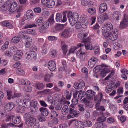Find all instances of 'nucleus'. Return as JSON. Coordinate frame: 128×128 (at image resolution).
<instances>
[{
	"label": "nucleus",
	"mask_w": 128,
	"mask_h": 128,
	"mask_svg": "<svg viewBox=\"0 0 128 128\" xmlns=\"http://www.w3.org/2000/svg\"><path fill=\"white\" fill-rule=\"evenodd\" d=\"M26 125L28 128H33L34 123L36 121V119L30 113L26 114L24 116Z\"/></svg>",
	"instance_id": "f257e3e1"
},
{
	"label": "nucleus",
	"mask_w": 128,
	"mask_h": 128,
	"mask_svg": "<svg viewBox=\"0 0 128 128\" xmlns=\"http://www.w3.org/2000/svg\"><path fill=\"white\" fill-rule=\"evenodd\" d=\"M68 17L71 24L74 26L77 23L79 18L78 15L77 13H72L70 12L68 13Z\"/></svg>",
	"instance_id": "f03ea898"
},
{
	"label": "nucleus",
	"mask_w": 128,
	"mask_h": 128,
	"mask_svg": "<svg viewBox=\"0 0 128 128\" xmlns=\"http://www.w3.org/2000/svg\"><path fill=\"white\" fill-rule=\"evenodd\" d=\"M25 56L26 59L29 61H34L37 58V54L35 52H27Z\"/></svg>",
	"instance_id": "7ed1b4c3"
},
{
	"label": "nucleus",
	"mask_w": 128,
	"mask_h": 128,
	"mask_svg": "<svg viewBox=\"0 0 128 128\" xmlns=\"http://www.w3.org/2000/svg\"><path fill=\"white\" fill-rule=\"evenodd\" d=\"M63 17L62 14L60 13L57 14L56 15V22H65L67 21L66 16L65 13L63 14Z\"/></svg>",
	"instance_id": "20e7f679"
},
{
	"label": "nucleus",
	"mask_w": 128,
	"mask_h": 128,
	"mask_svg": "<svg viewBox=\"0 0 128 128\" xmlns=\"http://www.w3.org/2000/svg\"><path fill=\"white\" fill-rule=\"evenodd\" d=\"M128 26V16L125 14L124 19L122 21L120 26V28L122 29L126 28Z\"/></svg>",
	"instance_id": "39448f33"
},
{
	"label": "nucleus",
	"mask_w": 128,
	"mask_h": 128,
	"mask_svg": "<svg viewBox=\"0 0 128 128\" xmlns=\"http://www.w3.org/2000/svg\"><path fill=\"white\" fill-rule=\"evenodd\" d=\"M80 22L82 28H86L88 25L87 16H84L80 18Z\"/></svg>",
	"instance_id": "423d86ee"
},
{
	"label": "nucleus",
	"mask_w": 128,
	"mask_h": 128,
	"mask_svg": "<svg viewBox=\"0 0 128 128\" xmlns=\"http://www.w3.org/2000/svg\"><path fill=\"white\" fill-rule=\"evenodd\" d=\"M97 61V59L95 57H92L88 62V65L89 68H92L94 67Z\"/></svg>",
	"instance_id": "0eeeda50"
},
{
	"label": "nucleus",
	"mask_w": 128,
	"mask_h": 128,
	"mask_svg": "<svg viewBox=\"0 0 128 128\" xmlns=\"http://www.w3.org/2000/svg\"><path fill=\"white\" fill-rule=\"evenodd\" d=\"M48 68L51 71H54L56 69V65L54 62L50 61L48 63Z\"/></svg>",
	"instance_id": "6e6552de"
},
{
	"label": "nucleus",
	"mask_w": 128,
	"mask_h": 128,
	"mask_svg": "<svg viewBox=\"0 0 128 128\" xmlns=\"http://www.w3.org/2000/svg\"><path fill=\"white\" fill-rule=\"evenodd\" d=\"M23 53L21 50L18 51L16 54H14L13 59L16 61L20 60L22 58Z\"/></svg>",
	"instance_id": "1a4fd4ad"
},
{
	"label": "nucleus",
	"mask_w": 128,
	"mask_h": 128,
	"mask_svg": "<svg viewBox=\"0 0 128 128\" xmlns=\"http://www.w3.org/2000/svg\"><path fill=\"white\" fill-rule=\"evenodd\" d=\"M14 104V103L12 102L10 103H8L5 106L4 109L6 111L9 112L13 108Z\"/></svg>",
	"instance_id": "9d476101"
},
{
	"label": "nucleus",
	"mask_w": 128,
	"mask_h": 128,
	"mask_svg": "<svg viewBox=\"0 0 128 128\" xmlns=\"http://www.w3.org/2000/svg\"><path fill=\"white\" fill-rule=\"evenodd\" d=\"M70 29H68L64 30L62 33L61 37L63 38H68L71 31Z\"/></svg>",
	"instance_id": "9b49d317"
},
{
	"label": "nucleus",
	"mask_w": 128,
	"mask_h": 128,
	"mask_svg": "<svg viewBox=\"0 0 128 128\" xmlns=\"http://www.w3.org/2000/svg\"><path fill=\"white\" fill-rule=\"evenodd\" d=\"M107 6L105 3L101 4L100 6V12L101 13H102L105 11L107 10Z\"/></svg>",
	"instance_id": "f8f14e48"
},
{
	"label": "nucleus",
	"mask_w": 128,
	"mask_h": 128,
	"mask_svg": "<svg viewBox=\"0 0 128 128\" xmlns=\"http://www.w3.org/2000/svg\"><path fill=\"white\" fill-rule=\"evenodd\" d=\"M21 118L20 117L13 116L12 118V122L14 124H18L21 122Z\"/></svg>",
	"instance_id": "ddd939ff"
},
{
	"label": "nucleus",
	"mask_w": 128,
	"mask_h": 128,
	"mask_svg": "<svg viewBox=\"0 0 128 128\" xmlns=\"http://www.w3.org/2000/svg\"><path fill=\"white\" fill-rule=\"evenodd\" d=\"M40 111L41 112V114L43 116H46L48 114V112L46 108L41 107L40 108Z\"/></svg>",
	"instance_id": "4468645a"
},
{
	"label": "nucleus",
	"mask_w": 128,
	"mask_h": 128,
	"mask_svg": "<svg viewBox=\"0 0 128 128\" xmlns=\"http://www.w3.org/2000/svg\"><path fill=\"white\" fill-rule=\"evenodd\" d=\"M31 105V102L28 99L24 100V103L23 104V107L28 108L30 107Z\"/></svg>",
	"instance_id": "2eb2a0df"
},
{
	"label": "nucleus",
	"mask_w": 128,
	"mask_h": 128,
	"mask_svg": "<svg viewBox=\"0 0 128 128\" xmlns=\"http://www.w3.org/2000/svg\"><path fill=\"white\" fill-rule=\"evenodd\" d=\"M120 16V14L119 12L115 11L113 14V19L117 20H118Z\"/></svg>",
	"instance_id": "dca6fc26"
},
{
	"label": "nucleus",
	"mask_w": 128,
	"mask_h": 128,
	"mask_svg": "<svg viewBox=\"0 0 128 128\" xmlns=\"http://www.w3.org/2000/svg\"><path fill=\"white\" fill-rule=\"evenodd\" d=\"M65 28V26L64 24H57L55 26V30L58 31H59L63 30Z\"/></svg>",
	"instance_id": "f3484780"
},
{
	"label": "nucleus",
	"mask_w": 128,
	"mask_h": 128,
	"mask_svg": "<svg viewBox=\"0 0 128 128\" xmlns=\"http://www.w3.org/2000/svg\"><path fill=\"white\" fill-rule=\"evenodd\" d=\"M108 18V15L106 13H104L99 16L98 18L102 22H104L105 20H107Z\"/></svg>",
	"instance_id": "a211bd4d"
},
{
	"label": "nucleus",
	"mask_w": 128,
	"mask_h": 128,
	"mask_svg": "<svg viewBox=\"0 0 128 128\" xmlns=\"http://www.w3.org/2000/svg\"><path fill=\"white\" fill-rule=\"evenodd\" d=\"M118 38V34H116L115 32L111 34L109 39L112 41H114L116 40Z\"/></svg>",
	"instance_id": "6ab92c4d"
},
{
	"label": "nucleus",
	"mask_w": 128,
	"mask_h": 128,
	"mask_svg": "<svg viewBox=\"0 0 128 128\" xmlns=\"http://www.w3.org/2000/svg\"><path fill=\"white\" fill-rule=\"evenodd\" d=\"M70 113L71 116L76 117L78 116V114L77 113V112L72 108H70Z\"/></svg>",
	"instance_id": "aec40b11"
},
{
	"label": "nucleus",
	"mask_w": 128,
	"mask_h": 128,
	"mask_svg": "<svg viewBox=\"0 0 128 128\" xmlns=\"http://www.w3.org/2000/svg\"><path fill=\"white\" fill-rule=\"evenodd\" d=\"M2 25L6 26L9 28H12L13 27L12 24L7 21H4L2 22Z\"/></svg>",
	"instance_id": "412c9836"
},
{
	"label": "nucleus",
	"mask_w": 128,
	"mask_h": 128,
	"mask_svg": "<svg viewBox=\"0 0 128 128\" xmlns=\"http://www.w3.org/2000/svg\"><path fill=\"white\" fill-rule=\"evenodd\" d=\"M69 111L68 108L66 105L64 106L62 109V112L64 115H66L68 114Z\"/></svg>",
	"instance_id": "4be33fe9"
},
{
	"label": "nucleus",
	"mask_w": 128,
	"mask_h": 128,
	"mask_svg": "<svg viewBox=\"0 0 128 128\" xmlns=\"http://www.w3.org/2000/svg\"><path fill=\"white\" fill-rule=\"evenodd\" d=\"M102 94L101 92H100L94 97V100L95 101H97L99 102L102 101Z\"/></svg>",
	"instance_id": "5701e85b"
},
{
	"label": "nucleus",
	"mask_w": 128,
	"mask_h": 128,
	"mask_svg": "<svg viewBox=\"0 0 128 128\" xmlns=\"http://www.w3.org/2000/svg\"><path fill=\"white\" fill-rule=\"evenodd\" d=\"M76 126L78 128H84V126L83 123L80 121H76L75 123Z\"/></svg>",
	"instance_id": "b1692460"
},
{
	"label": "nucleus",
	"mask_w": 128,
	"mask_h": 128,
	"mask_svg": "<svg viewBox=\"0 0 128 128\" xmlns=\"http://www.w3.org/2000/svg\"><path fill=\"white\" fill-rule=\"evenodd\" d=\"M6 6L7 7V9H9V11L10 12H14L16 10H13V9L14 8V7L12 6V4L11 3H9L8 4H7L6 5Z\"/></svg>",
	"instance_id": "393cba45"
},
{
	"label": "nucleus",
	"mask_w": 128,
	"mask_h": 128,
	"mask_svg": "<svg viewBox=\"0 0 128 128\" xmlns=\"http://www.w3.org/2000/svg\"><path fill=\"white\" fill-rule=\"evenodd\" d=\"M55 4V3L54 1L53 0H50L49 2H48L46 6L48 8H52L54 6Z\"/></svg>",
	"instance_id": "a878e982"
},
{
	"label": "nucleus",
	"mask_w": 128,
	"mask_h": 128,
	"mask_svg": "<svg viewBox=\"0 0 128 128\" xmlns=\"http://www.w3.org/2000/svg\"><path fill=\"white\" fill-rule=\"evenodd\" d=\"M38 104V102L36 101L35 100H33L31 103L32 106L31 108H34L36 110H38V108L37 107V105Z\"/></svg>",
	"instance_id": "bb28decb"
},
{
	"label": "nucleus",
	"mask_w": 128,
	"mask_h": 128,
	"mask_svg": "<svg viewBox=\"0 0 128 128\" xmlns=\"http://www.w3.org/2000/svg\"><path fill=\"white\" fill-rule=\"evenodd\" d=\"M108 66H106V65H105L102 64L100 65L99 70H103L106 74L108 73H109L110 71V70L109 69L106 68H104V69H102L101 68H103V67H106V68Z\"/></svg>",
	"instance_id": "cd10ccee"
},
{
	"label": "nucleus",
	"mask_w": 128,
	"mask_h": 128,
	"mask_svg": "<svg viewBox=\"0 0 128 128\" xmlns=\"http://www.w3.org/2000/svg\"><path fill=\"white\" fill-rule=\"evenodd\" d=\"M20 40V37L18 36H16L12 38L11 41L12 43H17Z\"/></svg>",
	"instance_id": "c85d7f7f"
},
{
	"label": "nucleus",
	"mask_w": 128,
	"mask_h": 128,
	"mask_svg": "<svg viewBox=\"0 0 128 128\" xmlns=\"http://www.w3.org/2000/svg\"><path fill=\"white\" fill-rule=\"evenodd\" d=\"M52 75L46 74V75L44 78V81L47 82H50V78L52 76Z\"/></svg>",
	"instance_id": "c756f323"
},
{
	"label": "nucleus",
	"mask_w": 128,
	"mask_h": 128,
	"mask_svg": "<svg viewBox=\"0 0 128 128\" xmlns=\"http://www.w3.org/2000/svg\"><path fill=\"white\" fill-rule=\"evenodd\" d=\"M16 73L20 76H24L25 74L24 71L22 69L18 68L16 70Z\"/></svg>",
	"instance_id": "7c9ffc66"
},
{
	"label": "nucleus",
	"mask_w": 128,
	"mask_h": 128,
	"mask_svg": "<svg viewBox=\"0 0 128 128\" xmlns=\"http://www.w3.org/2000/svg\"><path fill=\"white\" fill-rule=\"evenodd\" d=\"M105 25L106 29L109 30H111L113 28L112 25L110 22L106 23Z\"/></svg>",
	"instance_id": "2f4dec72"
},
{
	"label": "nucleus",
	"mask_w": 128,
	"mask_h": 128,
	"mask_svg": "<svg viewBox=\"0 0 128 128\" xmlns=\"http://www.w3.org/2000/svg\"><path fill=\"white\" fill-rule=\"evenodd\" d=\"M9 43L8 42H6L2 46L1 49V50L2 52L4 51L6 49L8 48Z\"/></svg>",
	"instance_id": "473e14b6"
},
{
	"label": "nucleus",
	"mask_w": 128,
	"mask_h": 128,
	"mask_svg": "<svg viewBox=\"0 0 128 128\" xmlns=\"http://www.w3.org/2000/svg\"><path fill=\"white\" fill-rule=\"evenodd\" d=\"M77 93H76L73 94L74 97L72 100L73 104L75 105L77 104L78 102V100L76 99V96H77Z\"/></svg>",
	"instance_id": "72a5a7b5"
},
{
	"label": "nucleus",
	"mask_w": 128,
	"mask_h": 128,
	"mask_svg": "<svg viewBox=\"0 0 128 128\" xmlns=\"http://www.w3.org/2000/svg\"><path fill=\"white\" fill-rule=\"evenodd\" d=\"M111 34L110 32L106 31L103 33V35L106 39L108 38L109 39L110 37V36Z\"/></svg>",
	"instance_id": "f704fd0d"
},
{
	"label": "nucleus",
	"mask_w": 128,
	"mask_h": 128,
	"mask_svg": "<svg viewBox=\"0 0 128 128\" xmlns=\"http://www.w3.org/2000/svg\"><path fill=\"white\" fill-rule=\"evenodd\" d=\"M113 48L115 50H117L122 47L121 45L118 42H116L113 44Z\"/></svg>",
	"instance_id": "c9c22d12"
},
{
	"label": "nucleus",
	"mask_w": 128,
	"mask_h": 128,
	"mask_svg": "<svg viewBox=\"0 0 128 128\" xmlns=\"http://www.w3.org/2000/svg\"><path fill=\"white\" fill-rule=\"evenodd\" d=\"M6 92L7 95L8 96V100H10L12 98H13V96L12 94V92L10 90H7Z\"/></svg>",
	"instance_id": "e433bc0d"
},
{
	"label": "nucleus",
	"mask_w": 128,
	"mask_h": 128,
	"mask_svg": "<svg viewBox=\"0 0 128 128\" xmlns=\"http://www.w3.org/2000/svg\"><path fill=\"white\" fill-rule=\"evenodd\" d=\"M88 13L92 15L94 14L96 12V10L94 8H90L88 10Z\"/></svg>",
	"instance_id": "4c0bfd02"
},
{
	"label": "nucleus",
	"mask_w": 128,
	"mask_h": 128,
	"mask_svg": "<svg viewBox=\"0 0 128 128\" xmlns=\"http://www.w3.org/2000/svg\"><path fill=\"white\" fill-rule=\"evenodd\" d=\"M24 100L18 99L16 100V103L18 105L23 106Z\"/></svg>",
	"instance_id": "58836bf2"
},
{
	"label": "nucleus",
	"mask_w": 128,
	"mask_h": 128,
	"mask_svg": "<svg viewBox=\"0 0 128 128\" xmlns=\"http://www.w3.org/2000/svg\"><path fill=\"white\" fill-rule=\"evenodd\" d=\"M85 46L87 50H92L94 48V47L91 44H90V43L86 44Z\"/></svg>",
	"instance_id": "ea45409f"
},
{
	"label": "nucleus",
	"mask_w": 128,
	"mask_h": 128,
	"mask_svg": "<svg viewBox=\"0 0 128 128\" xmlns=\"http://www.w3.org/2000/svg\"><path fill=\"white\" fill-rule=\"evenodd\" d=\"M36 86L37 89L40 90L43 89L44 87V86L43 84H36Z\"/></svg>",
	"instance_id": "a19ab883"
},
{
	"label": "nucleus",
	"mask_w": 128,
	"mask_h": 128,
	"mask_svg": "<svg viewBox=\"0 0 128 128\" xmlns=\"http://www.w3.org/2000/svg\"><path fill=\"white\" fill-rule=\"evenodd\" d=\"M44 22L43 19L42 18H40L38 19L36 22V24L38 26L42 25Z\"/></svg>",
	"instance_id": "79ce46f5"
},
{
	"label": "nucleus",
	"mask_w": 128,
	"mask_h": 128,
	"mask_svg": "<svg viewBox=\"0 0 128 128\" xmlns=\"http://www.w3.org/2000/svg\"><path fill=\"white\" fill-rule=\"evenodd\" d=\"M78 84L79 86V90L81 89L85 85L84 82L82 80H80Z\"/></svg>",
	"instance_id": "37998d69"
},
{
	"label": "nucleus",
	"mask_w": 128,
	"mask_h": 128,
	"mask_svg": "<svg viewBox=\"0 0 128 128\" xmlns=\"http://www.w3.org/2000/svg\"><path fill=\"white\" fill-rule=\"evenodd\" d=\"M54 15L52 14L50 17V18L48 19V22H50V24L52 25L54 22Z\"/></svg>",
	"instance_id": "c03bdc74"
},
{
	"label": "nucleus",
	"mask_w": 128,
	"mask_h": 128,
	"mask_svg": "<svg viewBox=\"0 0 128 128\" xmlns=\"http://www.w3.org/2000/svg\"><path fill=\"white\" fill-rule=\"evenodd\" d=\"M6 122L10 121L12 118V115L10 114H6Z\"/></svg>",
	"instance_id": "a18cd8bd"
},
{
	"label": "nucleus",
	"mask_w": 128,
	"mask_h": 128,
	"mask_svg": "<svg viewBox=\"0 0 128 128\" xmlns=\"http://www.w3.org/2000/svg\"><path fill=\"white\" fill-rule=\"evenodd\" d=\"M51 117L52 118H55L57 117L58 114L55 111H53L51 112Z\"/></svg>",
	"instance_id": "49530a36"
},
{
	"label": "nucleus",
	"mask_w": 128,
	"mask_h": 128,
	"mask_svg": "<svg viewBox=\"0 0 128 128\" xmlns=\"http://www.w3.org/2000/svg\"><path fill=\"white\" fill-rule=\"evenodd\" d=\"M25 90L27 92H30L32 90V88L29 86H24Z\"/></svg>",
	"instance_id": "de8ad7c7"
},
{
	"label": "nucleus",
	"mask_w": 128,
	"mask_h": 128,
	"mask_svg": "<svg viewBox=\"0 0 128 128\" xmlns=\"http://www.w3.org/2000/svg\"><path fill=\"white\" fill-rule=\"evenodd\" d=\"M65 94L66 99L68 100H70L71 97V94H70L69 92L67 90L66 91Z\"/></svg>",
	"instance_id": "09e8293b"
},
{
	"label": "nucleus",
	"mask_w": 128,
	"mask_h": 128,
	"mask_svg": "<svg viewBox=\"0 0 128 128\" xmlns=\"http://www.w3.org/2000/svg\"><path fill=\"white\" fill-rule=\"evenodd\" d=\"M94 52L96 55L99 54L100 53V50L99 46H97L94 48Z\"/></svg>",
	"instance_id": "8fccbe9b"
},
{
	"label": "nucleus",
	"mask_w": 128,
	"mask_h": 128,
	"mask_svg": "<svg viewBox=\"0 0 128 128\" xmlns=\"http://www.w3.org/2000/svg\"><path fill=\"white\" fill-rule=\"evenodd\" d=\"M17 50L15 46H12L10 48V53L12 54V55L14 54Z\"/></svg>",
	"instance_id": "3c124183"
},
{
	"label": "nucleus",
	"mask_w": 128,
	"mask_h": 128,
	"mask_svg": "<svg viewBox=\"0 0 128 128\" xmlns=\"http://www.w3.org/2000/svg\"><path fill=\"white\" fill-rule=\"evenodd\" d=\"M62 47L63 50V53L64 55H66L67 53L68 46L66 45L64 46H63Z\"/></svg>",
	"instance_id": "603ef678"
},
{
	"label": "nucleus",
	"mask_w": 128,
	"mask_h": 128,
	"mask_svg": "<svg viewBox=\"0 0 128 128\" xmlns=\"http://www.w3.org/2000/svg\"><path fill=\"white\" fill-rule=\"evenodd\" d=\"M84 124L86 126L88 127L91 126L92 124V122L88 120L84 122Z\"/></svg>",
	"instance_id": "864d4df0"
},
{
	"label": "nucleus",
	"mask_w": 128,
	"mask_h": 128,
	"mask_svg": "<svg viewBox=\"0 0 128 128\" xmlns=\"http://www.w3.org/2000/svg\"><path fill=\"white\" fill-rule=\"evenodd\" d=\"M38 119L39 121L41 122H44L46 120L44 116H42L41 115L38 116Z\"/></svg>",
	"instance_id": "5fc2aeb1"
},
{
	"label": "nucleus",
	"mask_w": 128,
	"mask_h": 128,
	"mask_svg": "<svg viewBox=\"0 0 128 128\" xmlns=\"http://www.w3.org/2000/svg\"><path fill=\"white\" fill-rule=\"evenodd\" d=\"M87 93L89 94L93 98L94 96H95L96 94L95 92L91 90H88L87 91Z\"/></svg>",
	"instance_id": "6e6d98bb"
},
{
	"label": "nucleus",
	"mask_w": 128,
	"mask_h": 128,
	"mask_svg": "<svg viewBox=\"0 0 128 128\" xmlns=\"http://www.w3.org/2000/svg\"><path fill=\"white\" fill-rule=\"evenodd\" d=\"M85 54L84 52H82L80 49L78 50L76 53V55L78 56H81Z\"/></svg>",
	"instance_id": "4d7b16f0"
},
{
	"label": "nucleus",
	"mask_w": 128,
	"mask_h": 128,
	"mask_svg": "<svg viewBox=\"0 0 128 128\" xmlns=\"http://www.w3.org/2000/svg\"><path fill=\"white\" fill-rule=\"evenodd\" d=\"M106 118H104V117H102L99 118L97 120V121L100 122H102L106 121Z\"/></svg>",
	"instance_id": "13d9d810"
},
{
	"label": "nucleus",
	"mask_w": 128,
	"mask_h": 128,
	"mask_svg": "<svg viewBox=\"0 0 128 128\" xmlns=\"http://www.w3.org/2000/svg\"><path fill=\"white\" fill-rule=\"evenodd\" d=\"M42 26L44 28L46 29L48 28L49 26V24L48 22H44L42 25Z\"/></svg>",
	"instance_id": "bf43d9fd"
},
{
	"label": "nucleus",
	"mask_w": 128,
	"mask_h": 128,
	"mask_svg": "<svg viewBox=\"0 0 128 128\" xmlns=\"http://www.w3.org/2000/svg\"><path fill=\"white\" fill-rule=\"evenodd\" d=\"M41 11V9L39 7H36L34 9V12L36 13H40Z\"/></svg>",
	"instance_id": "052dcab7"
},
{
	"label": "nucleus",
	"mask_w": 128,
	"mask_h": 128,
	"mask_svg": "<svg viewBox=\"0 0 128 128\" xmlns=\"http://www.w3.org/2000/svg\"><path fill=\"white\" fill-rule=\"evenodd\" d=\"M51 55L52 56L53 58H55L57 56V52L56 50H52L51 53Z\"/></svg>",
	"instance_id": "680f3d73"
},
{
	"label": "nucleus",
	"mask_w": 128,
	"mask_h": 128,
	"mask_svg": "<svg viewBox=\"0 0 128 128\" xmlns=\"http://www.w3.org/2000/svg\"><path fill=\"white\" fill-rule=\"evenodd\" d=\"M62 108V105L61 104H58L55 107L56 109L57 110H60Z\"/></svg>",
	"instance_id": "e2e57ef3"
},
{
	"label": "nucleus",
	"mask_w": 128,
	"mask_h": 128,
	"mask_svg": "<svg viewBox=\"0 0 128 128\" xmlns=\"http://www.w3.org/2000/svg\"><path fill=\"white\" fill-rule=\"evenodd\" d=\"M7 64V62L6 60H1V62L0 64L1 66H5Z\"/></svg>",
	"instance_id": "0e129e2a"
},
{
	"label": "nucleus",
	"mask_w": 128,
	"mask_h": 128,
	"mask_svg": "<svg viewBox=\"0 0 128 128\" xmlns=\"http://www.w3.org/2000/svg\"><path fill=\"white\" fill-rule=\"evenodd\" d=\"M48 40L51 41H54L56 40H57L56 38L54 36H49L48 38Z\"/></svg>",
	"instance_id": "69168bd1"
},
{
	"label": "nucleus",
	"mask_w": 128,
	"mask_h": 128,
	"mask_svg": "<svg viewBox=\"0 0 128 128\" xmlns=\"http://www.w3.org/2000/svg\"><path fill=\"white\" fill-rule=\"evenodd\" d=\"M28 16H26L27 19L28 20H31L33 18L34 16V14L32 12V14H30Z\"/></svg>",
	"instance_id": "338daca9"
},
{
	"label": "nucleus",
	"mask_w": 128,
	"mask_h": 128,
	"mask_svg": "<svg viewBox=\"0 0 128 128\" xmlns=\"http://www.w3.org/2000/svg\"><path fill=\"white\" fill-rule=\"evenodd\" d=\"M102 122H99L96 124V128H102Z\"/></svg>",
	"instance_id": "774afa93"
}]
</instances>
